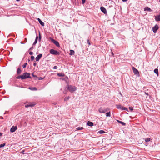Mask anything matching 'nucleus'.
Masks as SVG:
<instances>
[{"label": "nucleus", "instance_id": "f257e3e1", "mask_svg": "<svg viewBox=\"0 0 160 160\" xmlns=\"http://www.w3.org/2000/svg\"><path fill=\"white\" fill-rule=\"evenodd\" d=\"M30 73L25 72L21 75L18 76L16 77V79H21L22 80L28 78H31L30 76Z\"/></svg>", "mask_w": 160, "mask_h": 160}, {"label": "nucleus", "instance_id": "f03ea898", "mask_svg": "<svg viewBox=\"0 0 160 160\" xmlns=\"http://www.w3.org/2000/svg\"><path fill=\"white\" fill-rule=\"evenodd\" d=\"M67 88L72 93H73L77 90L76 87L72 85H68L67 86Z\"/></svg>", "mask_w": 160, "mask_h": 160}, {"label": "nucleus", "instance_id": "7ed1b4c3", "mask_svg": "<svg viewBox=\"0 0 160 160\" xmlns=\"http://www.w3.org/2000/svg\"><path fill=\"white\" fill-rule=\"evenodd\" d=\"M49 40L51 41L54 44H55L56 46L58 47H60L58 41L55 40L52 38H50Z\"/></svg>", "mask_w": 160, "mask_h": 160}, {"label": "nucleus", "instance_id": "20e7f679", "mask_svg": "<svg viewBox=\"0 0 160 160\" xmlns=\"http://www.w3.org/2000/svg\"><path fill=\"white\" fill-rule=\"evenodd\" d=\"M109 110V109L108 108H102L100 107L99 108L98 111L100 113H104Z\"/></svg>", "mask_w": 160, "mask_h": 160}, {"label": "nucleus", "instance_id": "39448f33", "mask_svg": "<svg viewBox=\"0 0 160 160\" xmlns=\"http://www.w3.org/2000/svg\"><path fill=\"white\" fill-rule=\"evenodd\" d=\"M50 52L51 54L55 55H59V52L58 51L53 49L50 50Z\"/></svg>", "mask_w": 160, "mask_h": 160}, {"label": "nucleus", "instance_id": "423d86ee", "mask_svg": "<svg viewBox=\"0 0 160 160\" xmlns=\"http://www.w3.org/2000/svg\"><path fill=\"white\" fill-rule=\"evenodd\" d=\"M158 29V27L157 25H156L152 28L153 31L154 33H156L157 32V30Z\"/></svg>", "mask_w": 160, "mask_h": 160}, {"label": "nucleus", "instance_id": "0eeeda50", "mask_svg": "<svg viewBox=\"0 0 160 160\" xmlns=\"http://www.w3.org/2000/svg\"><path fill=\"white\" fill-rule=\"evenodd\" d=\"M17 126H12L10 129V131L12 132H14L17 129Z\"/></svg>", "mask_w": 160, "mask_h": 160}, {"label": "nucleus", "instance_id": "6e6552de", "mask_svg": "<svg viewBox=\"0 0 160 160\" xmlns=\"http://www.w3.org/2000/svg\"><path fill=\"white\" fill-rule=\"evenodd\" d=\"M100 9L102 12L104 14H106L107 13L106 9L103 7H100Z\"/></svg>", "mask_w": 160, "mask_h": 160}, {"label": "nucleus", "instance_id": "1a4fd4ad", "mask_svg": "<svg viewBox=\"0 0 160 160\" xmlns=\"http://www.w3.org/2000/svg\"><path fill=\"white\" fill-rule=\"evenodd\" d=\"M42 56V54H40L38 55L36 58V61H38Z\"/></svg>", "mask_w": 160, "mask_h": 160}, {"label": "nucleus", "instance_id": "9d476101", "mask_svg": "<svg viewBox=\"0 0 160 160\" xmlns=\"http://www.w3.org/2000/svg\"><path fill=\"white\" fill-rule=\"evenodd\" d=\"M155 19L156 21H160V15H158L156 16Z\"/></svg>", "mask_w": 160, "mask_h": 160}, {"label": "nucleus", "instance_id": "9b49d317", "mask_svg": "<svg viewBox=\"0 0 160 160\" xmlns=\"http://www.w3.org/2000/svg\"><path fill=\"white\" fill-rule=\"evenodd\" d=\"M132 69H133V72L135 74H139L138 71V70L137 69H136L134 67H133L132 68Z\"/></svg>", "mask_w": 160, "mask_h": 160}, {"label": "nucleus", "instance_id": "f8f14e48", "mask_svg": "<svg viewBox=\"0 0 160 160\" xmlns=\"http://www.w3.org/2000/svg\"><path fill=\"white\" fill-rule=\"evenodd\" d=\"M37 19L38 20L39 23L41 24V25L42 26H44V22L42 21L39 18H38Z\"/></svg>", "mask_w": 160, "mask_h": 160}, {"label": "nucleus", "instance_id": "ddd939ff", "mask_svg": "<svg viewBox=\"0 0 160 160\" xmlns=\"http://www.w3.org/2000/svg\"><path fill=\"white\" fill-rule=\"evenodd\" d=\"M35 104H32L31 103H30V104L29 103V104L25 105V107L26 108L29 107H32L34 106Z\"/></svg>", "mask_w": 160, "mask_h": 160}, {"label": "nucleus", "instance_id": "4468645a", "mask_svg": "<svg viewBox=\"0 0 160 160\" xmlns=\"http://www.w3.org/2000/svg\"><path fill=\"white\" fill-rule=\"evenodd\" d=\"M116 106L118 109L122 110L123 107L121 105H116Z\"/></svg>", "mask_w": 160, "mask_h": 160}, {"label": "nucleus", "instance_id": "2eb2a0df", "mask_svg": "<svg viewBox=\"0 0 160 160\" xmlns=\"http://www.w3.org/2000/svg\"><path fill=\"white\" fill-rule=\"evenodd\" d=\"M22 71L20 68H18L17 69V72L18 74H19L21 73Z\"/></svg>", "mask_w": 160, "mask_h": 160}, {"label": "nucleus", "instance_id": "dca6fc26", "mask_svg": "<svg viewBox=\"0 0 160 160\" xmlns=\"http://www.w3.org/2000/svg\"><path fill=\"white\" fill-rule=\"evenodd\" d=\"M144 10L145 11H148L150 12H151L152 11L151 9L149 8L148 7H145L144 8Z\"/></svg>", "mask_w": 160, "mask_h": 160}, {"label": "nucleus", "instance_id": "f3484780", "mask_svg": "<svg viewBox=\"0 0 160 160\" xmlns=\"http://www.w3.org/2000/svg\"><path fill=\"white\" fill-rule=\"evenodd\" d=\"M87 124L88 126H92L93 125V123L90 121H88Z\"/></svg>", "mask_w": 160, "mask_h": 160}, {"label": "nucleus", "instance_id": "a211bd4d", "mask_svg": "<svg viewBox=\"0 0 160 160\" xmlns=\"http://www.w3.org/2000/svg\"><path fill=\"white\" fill-rule=\"evenodd\" d=\"M74 50H70V53L69 55H73L74 54Z\"/></svg>", "mask_w": 160, "mask_h": 160}, {"label": "nucleus", "instance_id": "6ab92c4d", "mask_svg": "<svg viewBox=\"0 0 160 160\" xmlns=\"http://www.w3.org/2000/svg\"><path fill=\"white\" fill-rule=\"evenodd\" d=\"M154 72L158 76V69H155L154 70Z\"/></svg>", "mask_w": 160, "mask_h": 160}, {"label": "nucleus", "instance_id": "aec40b11", "mask_svg": "<svg viewBox=\"0 0 160 160\" xmlns=\"http://www.w3.org/2000/svg\"><path fill=\"white\" fill-rule=\"evenodd\" d=\"M57 75L59 77H63L65 75L63 73H58L57 74Z\"/></svg>", "mask_w": 160, "mask_h": 160}, {"label": "nucleus", "instance_id": "412c9836", "mask_svg": "<svg viewBox=\"0 0 160 160\" xmlns=\"http://www.w3.org/2000/svg\"><path fill=\"white\" fill-rule=\"evenodd\" d=\"M117 121L119 122V123L121 124L122 125L125 126L126 125V124L125 122H122V121H120L118 120H117Z\"/></svg>", "mask_w": 160, "mask_h": 160}, {"label": "nucleus", "instance_id": "4be33fe9", "mask_svg": "<svg viewBox=\"0 0 160 160\" xmlns=\"http://www.w3.org/2000/svg\"><path fill=\"white\" fill-rule=\"evenodd\" d=\"M38 37L37 36V37H36V39L34 41V42L33 43V45H35L37 43V41H38Z\"/></svg>", "mask_w": 160, "mask_h": 160}, {"label": "nucleus", "instance_id": "5701e85b", "mask_svg": "<svg viewBox=\"0 0 160 160\" xmlns=\"http://www.w3.org/2000/svg\"><path fill=\"white\" fill-rule=\"evenodd\" d=\"M145 140L146 142H148L150 141V138H145Z\"/></svg>", "mask_w": 160, "mask_h": 160}, {"label": "nucleus", "instance_id": "b1692460", "mask_svg": "<svg viewBox=\"0 0 160 160\" xmlns=\"http://www.w3.org/2000/svg\"><path fill=\"white\" fill-rule=\"evenodd\" d=\"M98 133H100V134H103L105 133V132L104 131L102 130H100L98 131Z\"/></svg>", "mask_w": 160, "mask_h": 160}, {"label": "nucleus", "instance_id": "393cba45", "mask_svg": "<svg viewBox=\"0 0 160 160\" xmlns=\"http://www.w3.org/2000/svg\"><path fill=\"white\" fill-rule=\"evenodd\" d=\"M106 116L107 117H110L111 116V113L110 112H109L106 114Z\"/></svg>", "mask_w": 160, "mask_h": 160}, {"label": "nucleus", "instance_id": "a878e982", "mask_svg": "<svg viewBox=\"0 0 160 160\" xmlns=\"http://www.w3.org/2000/svg\"><path fill=\"white\" fill-rule=\"evenodd\" d=\"M83 128L82 127H78L77 128H76V129L77 130H82V129H83Z\"/></svg>", "mask_w": 160, "mask_h": 160}, {"label": "nucleus", "instance_id": "bb28decb", "mask_svg": "<svg viewBox=\"0 0 160 160\" xmlns=\"http://www.w3.org/2000/svg\"><path fill=\"white\" fill-rule=\"evenodd\" d=\"M5 145V143H3V144H1L0 145V148L4 147Z\"/></svg>", "mask_w": 160, "mask_h": 160}, {"label": "nucleus", "instance_id": "cd10ccee", "mask_svg": "<svg viewBox=\"0 0 160 160\" xmlns=\"http://www.w3.org/2000/svg\"><path fill=\"white\" fill-rule=\"evenodd\" d=\"M69 98H70L69 97H65L64 98V100L65 101H67V100H68Z\"/></svg>", "mask_w": 160, "mask_h": 160}, {"label": "nucleus", "instance_id": "c85d7f7f", "mask_svg": "<svg viewBox=\"0 0 160 160\" xmlns=\"http://www.w3.org/2000/svg\"><path fill=\"white\" fill-rule=\"evenodd\" d=\"M122 110H126L127 111H128V109L126 107H123Z\"/></svg>", "mask_w": 160, "mask_h": 160}, {"label": "nucleus", "instance_id": "c756f323", "mask_svg": "<svg viewBox=\"0 0 160 160\" xmlns=\"http://www.w3.org/2000/svg\"><path fill=\"white\" fill-rule=\"evenodd\" d=\"M27 65V63H25L24 64L22 65V67L23 68H25L26 67Z\"/></svg>", "mask_w": 160, "mask_h": 160}, {"label": "nucleus", "instance_id": "7c9ffc66", "mask_svg": "<svg viewBox=\"0 0 160 160\" xmlns=\"http://www.w3.org/2000/svg\"><path fill=\"white\" fill-rule=\"evenodd\" d=\"M34 59V57L33 56H31V59L32 61H33Z\"/></svg>", "mask_w": 160, "mask_h": 160}, {"label": "nucleus", "instance_id": "2f4dec72", "mask_svg": "<svg viewBox=\"0 0 160 160\" xmlns=\"http://www.w3.org/2000/svg\"><path fill=\"white\" fill-rule=\"evenodd\" d=\"M129 110L131 111H132L133 110V108L132 107H129Z\"/></svg>", "mask_w": 160, "mask_h": 160}, {"label": "nucleus", "instance_id": "473e14b6", "mask_svg": "<svg viewBox=\"0 0 160 160\" xmlns=\"http://www.w3.org/2000/svg\"><path fill=\"white\" fill-rule=\"evenodd\" d=\"M87 43H88L89 45L91 44L89 40L88 39L87 40Z\"/></svg>", "mask_w": 160, "mask_h": 160}, {"label": "nucleus", "instance_id": "72a5a7b5", "mask_svg": "<svg viewBox=\"0 0 160 160\" xmlns=\"http://www.w3.org/2000/svg\"><path fill=\"white\" fill-rule=\"evenodd\" d=\"M29 54L30 55H32L33 54V53L32 52L30 51L29 52Z\"/></svg>", "mask_w": 160, "mask_h": 160}, {"label": "nucleus", "instance_id": "f704fd0d", "mask_svg": "<svg viewBox=\"0 0 160 160\" xmlns=\"http://www.w3.org/2000/svg\"><path fill=\"white\" fill-rule=\"evenodd\" d=\"M53 69H57V67L56 66H54L53 68Z\"/></svg>", "mask_w": 160, "mask_h": 160}, {"label": "nucleus", "instance_id": "c9c22d12", "mask_svg": "<svg viewBox=\"0 0 160 160\" xmlns=\"http://www.w3.org/2000/svg\"><path fill=\"white\" fill-rule=\"evenodd\" d=\"M144 93H145V94L146 95H147V96H149V94H148L147 92H144Z\"/></svg>", "mask_w": 160, "mask_h": 160}, {"label": "nucleus", "instance_id": "e433bc0d", "mask_svg": "<svg viewBox=\"0 0 160 160\" xmlns=\"http://www.w3.org/2000/svg\"><path fill=\"white\" fill-rule=\"evenodd\" d=\"M85 2V0H82V4H84Z\"/></svg>", "mask_w": 160, "mask_h": 160}, {"label": "nucleus", "instance_id": "4c0bfd02", "mask_svg": "<svg viewBox=\"0 0 160 160\" xmlns=\"http://www.w3.org/2000/svg\"><path fill=\"white\" fill-rule=\"evenodd\" d=\"M33 48V47H31L29 49V50H32V49Z\"/></svg>", "mask_w": 160, "mask_h": 160}, {"label": "nucleus", "instance_id": "58836bf2", "mask_svg": "<svg viewBox=\"0 0 160 160\" xmlns=\"http://www.w3.org/2000/svg\"><path fill=\"white\" fill-rule=\"evenodd\" d=\"M32 75L34 77H37V76L36 75H34V74H32Z\"/></svg>", "mask_w": 160, "mask_h": 160}, {"label": "nucleus", "instance_id": "ea45409f", "mask_svg": "<svg viewBox=\"0 0 160 160\" xmlns=\"http://www.w3.org/2000/svg\"><path fill=\"white\" fill-rule=\"evenodd\" d=\"M24 150H22L21 152V153H22V154H24Z\"/></svg>", "mask_w": 160, "mask_h": 160}, {"label": "nucleus", "instance_id": "a19ab883", "mask_svg": "<svg viewBox=\"0 0 160 160\" xmlns=\"http://www.w3.org/2000/svg\"><path fill=\"white\" fill-rule=\"evenodd\" d=\"M43 79V78H42L41 77H40V78H39V80H42V79Z\"/></svg>", "mask_w": 160, "mask_h": 160}, {"label": "nucleus", "instance_id": "79ce46f5", "mask_svg": "<svg viewBox=\"0 0 160 160\" xmlns=\"http://www.w3.org/2000/svg\"><path fill=\"white\" fill-rule=\"evenodd\" d=\"M112 53V56H114V54H113V52H112V53Z\"/></svg>", "mask_w": 160, "mask_h": 160}, {"label": "nucleus", "instance_id": "37998d69", "mask_svg": "<svg viewBox=\"0 0 160 160\" xmlns=\"http://www.w3.org/2000/svg\"><path fill=\"white\" fill-rule=\"evenodd\" d=\"M39 40L41 39V37L40 35H39Z\"/></svg>", "mask_w": 160, "mask_h": 160}, {"label": "nucleus", "instance_id": "c03bdc74", "mask_svg": "<svg viewBox=\"0 0 160 160\" xmlns=\"http://www.w3.org/2000/svg\"><path fill=\"white\" fill-rule=\"evenodd\" d=\"M128 0H122V1L123 2H126Z\"/></svg>", "mask_w": 160, "mask_h": 160}, {"label": "nucleus", "instance_id": "a18cd8bd", "mask_svg": "<svg viewBox=\"0 0 160 160\" xmlns=\"http://www.w3.org/2000/svg\"><path fill=\"white\" fill-rule=\"evenodd\" d=\"M36 65V63H33V66H35Z\"/></svg>", "mask_w": 160, "mask_h": 160}, {"label": "nucleus", "instance_id": "49530a36", "mask_svg": "<svg viewBox=\"0 0 160 160\" xmlns=\"http://www.w3.org/2000/svg\"><path fill=\"white\" fill-rule=\"evenodd\" d=\"M2 133H0V136H2Z\"/></svg>", "mask_w": 160, "mask_h": 160}, {"label": "nucleus", "instance_id": "de8ad7c7", "mask_svg": "<svg viewBox=\"0 0 160 160\" xmlns=\"http://www.w3.org/2000/svg\"><path fill=\"white\" fill-rule=\"evenodd\" d=\"M0 118L3 119V118L2 117H1Z\"/></svg>", "mask_w": 160, "mask_h": 160}, {"label": "nucleus", "instance_id": "09e8293b", "mask_svg": "<svg viewBox=\"0 0 160 160\" xmlns=\"http://www.w3.org/2000/svg\"><path fill=\"white\" fill-rule=\"evenodd\" d=\"M16 1H18V2H19V1L20 0H16Z\"/></svg>", "mask_w": 160, "mask_h": 160}, {"label": "nucleus", "instance_id": "8fccbe9b", "mask_svg": "<svg viewBox=\"0 0 160 160\" xmlns=\"http://www.w3.org/2000/svg\"><path fill=\"white\" fill-rule=\"evenodd\" d=\"M53 104H54V105H56V103H53Z\"/></svg>", "mask_w": 160, "mask_h": 160}, {"label": "nucleus", "instance_id": "3c124183", "mask_svg": "<svg viewBox=\"0 0 160 160\" xmlns=\"http://www.w3.org/2000/svg\"><path fill=\"white\" fill-rule=\"evenodd\" d=\"M159 2H160V0H159Z\"/></svg>", "mask_w": 160, "mask_h": 160}]
</instances>
